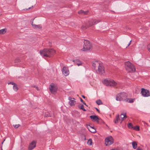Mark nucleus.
I'll list each match as a JSON object with an SVG mask.
<instances>
[{"instance_id": "obj_1", "label": "nucleus", "mask_w": 150, "mask_h": 150, "mask_svg": "<svg viewBox=\"0 0 150 150\" xmlns=\"http://www.w3.org/2000/svg\"><path fill=\"white\" fill-rule=\"evenodd\" d=\"M92 66L99 74H103L105 73L104 66L102 63L100 61H95L93 62Z\"/></svg>"}, {"instance_id": "obj_2", "label": "nucleus", "mask_w": 150, "mask_h": 150, "mask_svg": "<svg viewBox=\"0 0 150 150\" xmlns=\"http://www.w3.org/2000/svg\"><path fill=\"white\" fill-rule=\"evenodd\" d=\"M55 53V50L52 49H44L40 51V54L41 56L46 57H51L53 56Z\"/></svg>"}, {"instance_id": "obj_3", "label": "nucleus", "mask_w": 150, "mask_h": 150, "mask_svg": "<svg viewBox=\"0 0 150 150\" xmlns=\"http://www.w3.org/2000/svg\"><path fill=\"white\" fill-rule=\"evenodd\" d=\"M103 83L107 86L114 87L120 85L119 82H115L113 80L110 79H104L103 81Z\"/></svg>"}, {"instance_id": "obj_4", "label": "nucleus", "mask_w": 150, "mask_h": 150, "mask_svg": "<svg viewBox=\"0 0 150 150\" xmlns=\"http://www.w3.org/2000/svg\"><path fill=\"white\" fill-rule=\"evenodd\" d=\"M125 67L126 70L129 72H134L135 68L133 64L128 61L125 63Z\"/></svg>"}, {"instance_id": "obj_5", "label": "nucleus", "mask_w": 150, "mask_h": 150, "mask_svg": "<svg viewBox=\"0 0 150 150\" xmlns=\"http://www.w3.org/2000/svg\"><path fill=\"white\" fill-rule=\"evenodd\" d=\"M92 47L91 44L89 41L84 40V45L83 48L81 50L83 51H86L90 50Z\"/></svg>"}, {"instance_id": "obj_6", "label": "nucleus", "mask_w": 150, "mask_h": 150, "mask_svg": "<svg viewBox=\"0 0 150 150\" xmlns=\"http://www.w3.org/2000/svg\"><path fill=\"white\" fill-rule=\"evenodd\" d=\"M127 97V95L126 93L122 92L118 94L116 98V100L117 101H121L125 100Z\"/></svg>"}, {"instance_id": "obj_7", "label": "nucleus", "mask_w": 150, "mask_h": 150, "mask_svg": "<svg viewBox=\"0 0 150 150\" xmlns=\"http://www.w3.org/2000/svg\"><path fill=\"white\" fill-rule=\"evenodd\" d=\"M105 144L106 146H109L112 144L114 142L113 138L111 136H109L105 139Z\"/></svg>"}, {"instance_id": "obj_8", "label": "nucleus", "mask_w": 150, "mask_h": 150, "mask_svg": "<svg viewBox=\"0 0 150 150\" xmlns=\"http://www.w3.org/2000/svg\"><path fill=\"white\" fill-rule=\"evenodd\" d=\"M49 88L50 91L52 94H55L56 93L57 87V86L54 85L53 83L51 84Z\"/></svg>"}, {"instance_id": "obj_9", "label": "nucleus", "mask_w": 150, "mask_h": 150, "mask_svg": "<svg viewBox=\"0 0 150 150\" xmlns=\"http://www.w3.org/2000/svg\"><path fill=\"white\" fill-rule=\"evenodd\" d=\"M141 90V93L143 96L148 97L150 96V92L148 90L143 88H142Z\"/></svg>"}, {"instance_id": "obj_10", "label": "nucleus", "mask_w": 150, "mask_h": 150, "mask_svg": "<svg viewBox=\"0 0 150 150\" xmlns=\"http://www.w3.org/2000/svg\"><path fill=\"white\" fill-rule=\"evenodd\" d=\"M100 21L99 20H96V19H93L90 21L89 22V25L86 27V28L87 27H88L92 26L93 25H96V24L98 23Z\"/></svg>"}, {"instance_id": "obj_11", "label": "nucleus", "mask_w": 150, "mask_h": 150, "mask_svg": "<svg viewBox=\"0 0 150 150\" xmlns=\"http://www.w3.org/2000/svg\"><path fill=\"white\" fill-rule=\"evenodd\" d=\"M62 71L64 76H67L69 74V71L68 67H64L62 68Z\"/></svg>"}, {"instance_id": "obj_12", "label": "nucleus", "mask_w": 150, "mask_h": 150, "mask_svg": "<svg viewBox=\"0 0 150 150\" xmlns=\"http://www.w3.org/2000/svg\"><path fill=\"white\" fill-rule=\"evenodd\" d=\"M75 65H77L78 66L82 65L83 64L82 62L80 59H76L73 60Z\"/></svg>"}, {"instance_id": "obj_13", "label": "nucleus", "mask_w": 150, "mask_h": 150, "mask_svg": "<svg viewBox=\"0 0 150 150\" xmlns=\"http://www.w3.org/2000/svg\"><path fill=\"white\" fill-rule=\"evenodd\" d=\"M36 145V142L35 141H33L29 144L28 150H32L35 147Z\"/></svg>"}, {"instance_id": "obj_14", "label": "nucleus", "mask_w": 150, "mask_h": 150, "mask_svg": "<svg viewBox=\"0 0 150 150\" xmlns=\"http://www.w3.org/2000/svg\"><path fill=\"white\" fill-rule=\"evenodd\" d=\"M68 100H69V103L71 106H74L76 103V101L75 100L74 98H72L71 97H69Z\"/></svg>"}, {"instance_id": "obj_15", "label": "nucleus", "mask_w": 150, "mask_h": 150, "mask_svg": "<svg viewBox=\"0 0 150 150\" xmlns=\"http://www.w3.org/2000/svg\"><path fill=\"white\" fill-rule=\"evenodd\" d=\"M90 117L91 119H93L95 121H96L98 122H99V119L98 117V116L96 115H91Z\"/></svg>"}, {"instance_id": "obj_16", "label": "nucleus", "mask_w": 150, "mask_h": 150, "mask_svg": "<svg viewBox=\"0 0 150 150\" xmlns=\"http://www.w3.org/2000/svg\"><path fill=\"white\" fill-rule=\"evenodd\" d=\"M32 25L34 28L35 29H40L42 28V26L41 25H36L33 24V22L32 23Z\"/></svg>"}, {"instance_id": "obj_17", "label": "nucleus", "mask_w": 150, "mask_h": 150, "mask_svg": "<svg viewBox=\"0 0 150 150\" xmlns=\"http://www.w3.org/2000/svg\"><path fill=\"white\" fill-rule=\"evenodd\" d=\"M125 101L126 102L132 103L134 101V99L132 98H125Z\"/></svg>"}, {"instance_id": "obj_18", "label": "nucleus", "mask_w": 150, "mask_h": 150, "mask_svg": "<svg viewBox=\"0 0 150 150\" xmlns=\"http://www.w3.org/2000/svg\"><path fill=\"white\" fill-rule=\"evenodd\" d=\"M116 119L115 120L114 122L115 123H117L120 121L121 120L120 118V115H118L116 117Z\"/></svg>"}, {"instance_id": "obj_19", "label": "nucleus", "mask_w": 150, "mask_h": 150, "mask_svg": "<svg viewBox=\"0 0 150 150\" xmlns=\"http://www.w3.org/2000/svg\"><path fill=\"white\" fill-rule=\"evenodd\" d=\"M88 129L91 132L94 133L96 132V130L93 127L90 126V128H88Z\"/></svg>"}, {"instance_id": "obj_20", "label": "nucleus", "mask_w": 150, "mask_h": 150, "mask_svg": "<svg viewBox=\"0 0 150 150\" xmlns=\"http://www.w3.org/2000/svg\"><path fill=\"white\" fill-rule=\"evenodd\" d=\"M132 147L133 149H135L137 148V144L136 142L135 141H133L132 142Z\"/></svg>"}, {"instance_id": "obj_21", "label": "nucleus", "mask_w": 150, "mask_h": 150, "mask_svg": "<svg viewBox=\"0 0 150 150\" xmlns=\"http://www.w3.org/2000/svg\"><path fill=\"white\" fill-rule=\"evenodd\" d=\"M120 117L121 118V123L122 122L124 118L127 117L126 113H125L121 114L120 115Z\"/></svg>"}, {"instance_id": "obj_22", "label": "nucleus", "mask_w": 150, "mask_h": 150, "mask_svg": "<svg viewBox=\"0 0 150 150\" xmlns=\"http://www.w3.org/2000/svg\"><path fill=\"white\" fill-rule=\"evenodd\" d=\"M6 29H3L0 30V34H2L5 33L6 32Z\"/></svg>"}, {"instance_id": "obj_23", "label": "nucleus", "mask_w": 150, "mask_h": 150, "mask_svg": "<svg viewBox=\"0 0 150 150\" xmlns=\"http://www.w3.org/2000/svg\"><path fill=\"white\" fill-rule=\"evenodd\" d=\"M96 102L98 105H100L103 104V102L100 100H96Z\"/></svg>"}, {"instance_id": "obj_24", "label": "nucleus", "mask_w": 150, "mask_h": 150, "mask_svg": "<svg viewBox=\"0 0 150 150\" xmlns=\"http://www.w3.org/2000/svg\"><path fill=\"white\" fill-rule=\"evenodd\" d=\"M13 90L16 91L18 90V88L16 85L15 84L13 85Z\"/></svg>"}, {"instance_id": "obj_25", "label": "nucleus", "mask_w": 150, "mask_h": 150, "mask_svg": "<svg viewBox=\"0 0 150 150\" xmlns=\"http://www.w3.org/2000/svg\"><path fill=\"white\" fill-rule=\"evenodd\" d=\"M92 140L91 139H90L88 141L87 144L88 145L90 146L92 145Z\"/></svg>"}, {"instance_id": "obj_26", "label": "nucleus", "mask_w": 150, "mask_h": 150, "mask_svg": "<svg viewBox=\"0 0 150 150\" xmlns=\"http://www.w3.org/2000/svg\"><path fill=\"white\" fill-rule=\"evenodd\" d=\"M134 130L137 131H139L140 129L139 127V126H136L134 127L133 128Z\"/></svg>"}, {"instance_id": "obj_27", "label": "nucleus", "mask_w": 150, "mask_h": 150, "mask_svg": "<svg viewBox=\"0 0 150 150\" xmlns=\"http://www.w3.org/2000/svg\"><path fill=\"white\" fill-rule=\"evenodd\" d=\"M79 108L83 110L84 111H86V110L84 108V106L83 105H82L81 106L79 107Z\"/></svg>"}, {"instance_id": "obj_28", "label": "nucleus", "mask_w": 150, "mask_h": 150, "mask_svg": "<svg viewBox=\"0 0 150 150\" xmlns=\"http://www.w3.org/2000/svg\"><path fill=\"white\" fill-rule=\"evenodd\" d=\"M128 127L129 128H133L132 125L131 123H129L128 125Z\"/></svg>"}, {"instance_id": "obj_29", "label": "nucleus", "mask_w": 150, "mask_h": 150, "mask_svg": "<svg viewBox=\"0 0 150 150\" xmlns=\"http://www.w3.org/2000/svg\"><path fill=\"white\" fill-rule=\"evenodd\" d=\"M83 11L82 10H80L78 12V13L79 14H83Z\"/></svg>"}, {"instance_id": "obj_30", "label": "nucleus", "mask_w": 150, "mask_h": 150, "mask_svg": "<svg viewBox=\"0 0 150 150\" xmlns=\"http://www.w3.org/2000/svg\"><path fill=\"white\" fill-rule=\"evenodd\" d=\"M20 126V125L18 124V125H13V127L14 128H17L18 127H19Z\"/></svg>"}, {"instance_id": "obj_31", "label": "nucleus", "mask_w": 150, "mask_h": 150, "mask_svg": "<svg viewBox=\"0 0 150 150\" xmlns=\"http://www.w3.org/2000/svg\"><path fill=\"white\" fill-rule=\"evenodd\" d=\"M88 12V11H83V14L82 15H85L87 14Z\"/></svg>"}, {"instance_id": "obj_32", "label": "nucleus", "mask_w": 150, "mask_h": 150, "mask_svg": "<svg viewBox=\"0 0 150 150\" xmlns=\"http://www.w3.org/2000/svg\"><path fill=\"white\" fill-rule=\"evenodd\" d=\"M80 101L81 102H82L83 103V104H84L85 105H86V103H85L84 102H83V100L81 98H80Z\"/></svg>"}, {"instance_id": "obj_33", "label": "nucleus", "mask_w": 150, "mask_h": 150, "mask_svg": "<svg viewBox=\"0 0 150 150\" xmlns=\"http://www.w3.org/2000/svg\"><path fill=\"white\" fill-rule=\"evenodd\" d=\"M15 83H13V82H10V83H8V84H11L12 85H13L14 84H15Z\"/></svg>"}, {"instance_id": "obj_34", "label": "nucleus", "mask_w": 150, "mask_h": 150, "mask_svg": "<svg viewBox=\"0 0 150 150\" xmlns=\"http://www.w3.org/2000/svg\"><path fill=\"white\" fill-rule=\"evenodd\" d=\"M110 150H119L117 148H114V149H111Z\"/></svg>"}, {"instance_id": "obj_35", "label": "nucleus", "mask_w": 150, "mask_h": 150, "mask_svg": "<svg viewBox=\"0 0 150 150\" xmlns=\"http://www.w3.org/2000/svg\"><path fill=\"white\" fill-rule=\"evenodd\" d=\"M137 150H142V149L141 148L139 147L137 148Z\"/></svg>"}, {"instance_id": "obj_36", "label": "nucleus", "mask_w": 150, "mask_h": 150, "mask_svg": "<svg viewBox=\"0 0 150 150\" xmlns=\"http://www.w3.org/2000/svg\"><path fill=\"white\" fill-rule=\"evenodd\" d=\"M131 40L130 41V42H129V44H128V45H127V47L129 46L130 44H131Z\"/></svg>"}, {"instance_id": "obj_37", "label": "nucleus", "mask_w": 150, "mask_h": 150, "mask_svg": "<svg viewBox=\"0 0 150 150\" xmlns=\"http://www.w3.org/2000/svg\"><path fill=\"white\" fill-rule=\"evenodd\" d=\"M34 87H35L36 88V89H37V90H38V91L39 90V89H38V87H35V86H34Z\"/></svg>"}, {"instance_id": "obj_38", "label": "nucleus", "mask_w": 150, "mask_h": 150, "mask_svg": "<svg viewBox=\"0 0 150 150\" xmlns=\"http://www.w3.org/2000/svg\"><path fill=\"white\" fill-rule=\"evenodd\" d=\"M96 109L99 112V110L97 108H96Z\"/></svg>"}, {"instance_id": "obj_39", "label": "nucleus", "mask_w": 150, "mask_h": 150, "mask_svg": "<svg viewBox=\"0 0 150 150\" xmlns=\"http://www.w3.org/2000/svg\"><path fill=\"white\" fill-rule=\"evenodd\" d=\"M82 97L83 98H86V97H85L84 96H83H83H82Z\"/></svg>"}, {"instance_id": "obj_40", "label": "nucleus", "mask_w": 150, "mask_h": 150, "mask_svg": "<svg viewBox=\"0 0 150 150\" xmlns=\"http://www.w3.org/2000/svg\"><path fill=\"white\" fill-rule=\"evenodd\" d=\"M148 50L150 52V48H148Z\"/></svg>"}, {"instance_id": "obj_41", "label": "nucleus", "mask_w": 150, "mask_h": 150, "mask_svg": "<svg viewBox=\"0 0 150 150\" xmlns=\"http://www.w3.org/2000/svg\"><path fill=\"white\" fill-rule=\"evenodd\" d=\"M33 6H32V7H31V8H33ZM30 8H30V7H29V8H28V9H30Z\"/></svg>"}, {"instance_id": "obj_42", "label": "nucleus", "mask_w": 150, "mask_h": 150, "mask_svg": "<svg viewBox=\"0 0 150 150\" xmlns=\"http://www.w3.org/2000/svg\"><path fill=\"white\" fill-rule=\"evenodd\" d=\"M83 28H84V27H83V26H82L81 27V28L82 29H83Z\"/></svg>"}]
</instances>
